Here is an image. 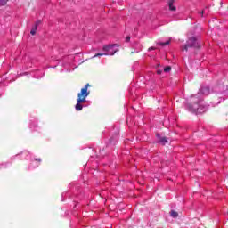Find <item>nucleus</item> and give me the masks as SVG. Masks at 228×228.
<instances>
[{
    "label": "nucleus",
    "mask_w": 228,
    "mask_h": 228,
    "mask_svg": "<svg viewBox=\"0 0 228 228\" xmlns=\"http://www.w3.org/2000/svg\"><path fill=\"white\" fill-rule=\"evenodd\" d=\"M88 86H90V84H86L85 87L81 89V92L78 93L77 99V104L75 106V110L77 111H81L83 110V102H86V97L90 95V91H88Z\"/></svg>",
    "instance_id": "nucleus-1"
},
{
    "label": "nucleus",
    "mask_w": 228,
    "mask_h": 228,
    "mask_svg": "<svg viewBox=\"0 0 228 228\" xmlns=\"http://www.w3.org/2000/svg\"><path fill=\"white\" fill-rule=\"evenodd\" d=\"M199 95L200 94H198L196 95L191 96L190 102H194V104H186L185 110H187V111H191V113H204V110H202V107L199 104V102H200Z\"/></svg>",
    "instance_id": "nucleus-2"
},
{
    "label": "nucleus",
    "mask_w": 228,
    "mask_h": 228,
    "mask_svg": "<svg viewBox=\"0 0 228 228\" xmlns=\"http://www.w3.org/2000/svg\"><path fill=\"white\" fill-rule=\"evenodd\" d=\"M103 53H97L94 56V58H97V56H113L117 51H118V45H109L103 47Z\"/></svg>",
    "instance_id": "nucleus-3"
},
{
    "label": "nucleus",
    "mask_w": 228,
    "mask_h": 228,
    "mask_svg": "<svg viewBox=\"0 0 228 228\" xmlns=\"http://www.w3.org/2000/svg\"><path fill=\"white\" fill-rule=\"evenodd\" d=\"M189 47H200V45L199 44V41H197V38L195 37L189 38L187 44L184 45L183 48H182V51H188Z\"/></svg>",
    "instance_id": "nucleus-4"
},
{
    "label": "nucleus",
    "mask_w": 228,
    "mask_h": 228,
    "mask_svg": "<svg viewBox=\"0 0 228 228\" xmlns=\"http://www.w3.org/2000/svg\"><path fill=\"white\" fill-rule=\"evenodd\" d=\"M168 4H169V10H170L171 12H175L176 8H175V5H174V0H170V1L168 2Z\"/></svg>",
    "instance_id": "nucleus-5"
},
{
    "label": "nucleus",
    "mask_w": 228,
    "mask_h": 228,
    "mask_svg": "<svg viewBox=\"0 0 228 228\" xmlns=\"http://www.w3.org/2000/svg\"><path fill=\"white\" fill-rule=\"evenodd\" d=\"M38 29V25H35L32 29L30 30V34L37 35V30Z\"/></svg>",
    "instance_id": "nucleus-6"
},
{
    "label": "nucleus",
    "mask_w": 228,
    "mask_h": 228,
    "mask_svg": "<svg viewBox=\"0 0 228 228\" xmlns=\"http://www.w3.org/2000/svg\"><path fill=\"white\" fill-rule=\"evenodd\" d=\"M167 142H168V141H167V138H165V137H163V138H161V139L159 140V142L162 143V145H165V143H167Z\"/></svg>",
    "instance_id": "nucleus-7"
},
{
    "label": "nucleus",
    "mask_w": 228,
    "mask_h": 228,
    "mask_svg": "<svg viewBox=\"0 0 228 228\" xmlns=\"http://www.w3.org/2000/svg\"><path fill=\"white\" fill-rule=\"evenodd\" d=\"M171 216H173V218H177V216H178V214H177V212H175V211H171Z\"/></svg>",
    "instance_id": "nucleus-8"
},
{
    "label": "nucleus",
    "mask_w": 228,
    "mask_h": 228,
    "mask_svg": "<svg viewBox=\"0 0 228 228\" xmlns=\"http://www.w3.org/2000/svg\"><path fill=\"white\" fill-rule=\"evenodd\" d=\"M6 3H8V0H0L1 6L6 5Z\"/></svg>",
    "instance_id": "nucleus-9"
},
{
    "label": "nucleus",
    "mask_w": 228,
    "mask_h": 228,
    "mask_svg": "<svg viewBox=\"0 0 228 228\" xmlns=\"http://www.w3.org/2000/svg\"><path fill=\"white\" fill-rule=\"evenodd\" d=\"M168 44H170V41L160 42V43H159V45H168Z\"/></svg>",
    "instance_id": "nucleus-10"
},
{
    "label": "nucleus",
    "mask_w": 228,
    "mask_h": 228,
    "mask_svg": "<svg viewBox=\"0 0 228 228\" xmlns=\"http://www.w3.org/2000/svg\"><path fill=\"white\" fill-rule=\"evenodd\" d=\"M172 70V68L170 66H167L164 69V72H170Z\"/></svg>",
    "instance_id": "nucleus-11"
},
{
    "label": "nucleus",
    "mask_w": 228,
    "mask_h": 228,
    "mask_svg": "<svg viewBox=\"0 0 228 228\" xmlns=\"http://www.w3.org/2000/svg\"><path fill=\"white\" fill-rule=\"evenodd\" d=\"M126 42H129V40H131V37H126Z\"/></svg>",
    "instance_id": "nucleus-12"
},
{
    "label": "nucleus",
    "mask_w": 228,
    "mask_h": 228,
    "mask_svg": "<svg viewBox=\"0 0 228 228\" xmlns=\"http://www.w3.org/2000/svg\"><path fill=\"white\" fill-rule=\"evenodd\" d=\"M204 90H207V91H208L209 89H208V88H202V89H201V91H202V94H204Z\"/></svg>",
    "instance_id": "nucleus-13"
},
{
    "label": "nucleus",
    "mask_w": 228,
    "mask_h": 228,
    "mask_svg": "<svg viewBox=\"0 0 228 228\" xmlns=\"http://www.w3.org/2000/svg\"><path fill=\"white\" fill-rule=\"evenodd\" d=\"M152 50H154V48H149V51H152Z\"/></svg>",
    "instance_id": "nucleus-14"
},
{
    "label": "nucleus",
    "mask_w": 228,
    "mask_h": 228,
    "mask_svg": "<svg viewBox=\"0 0 228 228\" xmlns=\"http://www.w3.org/2000/svg\"><path fill=\"white\" fill-rule=\"evenodd\" d=\"M200 13H201V15H204V12H201Z\"/></svg>",
    "instance_id": "nucleus-15"
}]
</instances>
